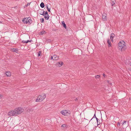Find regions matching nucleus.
I'll use <instances>...</instances> for the list:
<instances>
[{
	"label": "nucleus",
	"instance_id": "1",
	"mask_svg": "<svg viewBox=\"0 0 131 131\" xmlns=\"http://www.w3.org/2000/svg\"><path fill=\"white\" fill-rule=\"evenodd\" d=\"M119 49H121L122 51L124 50L126 48V46L125 44V42L124 41H120L118 43Z\"/></svg>",
	"mask_w": 131,
	"mask_h": 131
},
{
	"label": "nucleus",
	"instance_id": "2",
	"mask_svg": "<svg viewBox=\"0 0 131 131\" xmlns=\"http://www.w3.org/2000/svg\"><path fill=\"white\" fill-rule=\"evenodd\" d=\"M46 97V96L45 94H42L39 95L36 100V101L41 102Z\"/></svg>",
	"mask_w": 131,
	"mask_h": 131
},
{
	"label": "nucleus",
	"instance_id": "3",
	"mask_svg": "<svg viewBox=\"0 0 131 131\" xmlns=\"http://www.w3.org/2000/svg\"><path fill=\"white\" fill-rule=\"evenodd\" d=\"M14 111L15 112L16 115L20 114L24 111V109L20 107L17 108L15 109Z\"/></svg>",
	"mask_w": 131,
	"mask_h": 131
},
{
	"label": "nucleus",
	"instance_id": "4",
	"mask_svg": "<svg viewBox=\"0 0 131 131\" xmlns=\"http://www.w3.org/2000/svg\"><path fill=\"white\" fill-rule=\"evenodd\" d=\"M23 21L24 23L28 24H30L32 22V21L30 17L24 18Z\"/></svg>",
	"mask_w": 131,
	"mask_h": 131
},
{
	"label": "nucleus",
	"instance_id": "5",
	"mask_svg": "<svg viewBox=\"0 0 131 131\" xmlns=\"http://www.w3.org/2000/svg\"><path fill=\"white\" fill-rule=\"evenodd\" d=\"M70 111L67 110H63L61 112V113L62 114L67 116L70 115Z\"/></svg>",
	"mask_w": 131,
	"mask_h": 131
},
{
	"label": "nucleus",
	"instance_id": "6",
	"mask_svg": "<svg viewBox=\"0 0 131 131\" xmlns=\"http://www.w3.org/2000/svg\"><path fill=\"white\" fill-rule=\"evenodd\" d=\"M8 115L10 116H13L14 115H16V114H15V112L14 111H12L8 112Z\"/></svg>",
	"mask_w": 131,
	"mask_h": 131
},
{
	"label": "nucleus",
	"instance_id": "7",
	"mask_svg": "<svg viewBox=\"0 0 131 131\" xmlns=\"http://www.w3.org/2000/svg\"><path fill=\"white\" fill-rule=\"evenodd\" d=\"M93 118H96L97 123L98 124V121H100V120L96 117V115H95V113L93 117L89 121V122H90L91 121Z\"/></svg>",
	"mask_w": 131,
	"mask_h": 131
},
{
	"label": "nucleus",
	"instance_id": "8",
	"mask_svg": "<svg viewBox=\"0 0 131 131\" xmlns=\"http://www.w3.org/2000/svg\"><path fill=\"white\" fill-rule=\"evenodd\" d=\"M31 40H28L27 41L24 40H23L21 42L24 43H27L28 42H31Z\"/></svg>",
	"mask_w": 131,
	"mask_h": 131
},
{
	"label": "nucleus",
	"instance_id": "9",
	"mask_svg": "<svg viewBox=\"0 0 131 131\" xmlns=\"http://www.w3.org/2000/svg\"><path fill=\"white\" fill-rule=\"evenodd\" d=\"M45 19H46L48 20L49 18V15H43Z\"/></svg>",
	"mask_w": 131,
	"mask_h": 131
},
{
	"label": "nucleus",
	"instance_id": "10",
	"mask_svg": "<svg viewBox=\"0 0 131 131\" xmlns=\"http://www.w3.org/2000/svg\"><path fill=\"white\" fill-rule=\"evenodd\" d=\"M115 36V35L113 33H112L110 35V38L112 41H113V38Z\"/></svg>",
	"mask_w": 131,
	"mask_h": 131
},
{
	"label": "nucleus",
	"instance_id": "11",
	"mask_svg": "<svg viewBox=\"0 0 131 131\" xmlns=\"http://www.w3.org/2000/svg\"><path fill=\"white\" fill-rule=\"evenodd\" d=\"M61 24L62 26L63 27L65 28H66V24L64 23V21H62L61 22Z\"/></svg>",
	"mask_w": 131,
	"mask_h": 131
},
{
	"label": "nucleus",
	"instance_id": "12",
	"mask_svg": "<svg viewBox=\"0 0 131 131\" xmlns=\"http://www.w3.org/2000/svg\"><path fill=\"white\" fill-rule=\"evenodd\" d=\"M50 59L51 60H56L57 59H56V58L55 57V55H53V56H51L50 57Z\"/></svg>",
	"mask_w": 131,
	"mask_h": 131
},
{
	"label": "nucleus",
	"instance_id": "13",
	"mask_svg": "<svg viewBox=\"0 0 131 131\" xmlns=\"http://www.w3.org/2000/svg\"><path fill=\"white\" fill-rule=\"evenodd\" d=\"M102 17L103 19L104 20H106V14L103 15H102Z\"/></svg>",
	"mask_w": 131,
	"mask_h": 131
},
{
	"label": "nucleus",
	"instance_id": "14",
	"mask_svg": "<svg viewBox=\"0 0 131 131\" xmlns=\"http://www.w3.org/2000/svg\"><path fill=\"white\" fill-rule=\"evenodd\" d=\"M5 74L7 77H9L11 75V73L10 72H6Z\"/></svg>",
	"mask_w": 131,
	"mask_h": 131
},
{
	"label": "nucleus",
	"instance_id": "15",
	"mask_svg": "<svg viewBox=\"0 0 131 131\" xmlns=\"http://www.w3.org/2000/svg\"><path fill=\"white\" fill-rule=\"evenodd\" d=\"M43 10H40V11H39V14L42 15H43V13H44L45 12L44 11H42Z\"/></svg>",
	"mask_w": 131,
	"mask_h": 131
},
{
	"label": "nucleus",
	"instance_id": "16",
	"mask_svg": "<svg viewBox=\"0 0 131 131\" xmlns=\"http://www.w3.org/2000/svg\"><path fill=\"white\" fill-rule=\"evenodd\" d=\"M13 51L15 52L16 53H18V50L17 49H14L13 48L12 49Z\"/></svg>",
	"mask_w": 131,
	"mask_h": 131
},
{
	"label": "nucleus",
	"instance_id": "17",
	"mask_svg": "<svg viewBox=\"0 0 131 131\" xmlns=\"http://www.w3.org/2000/svg\"><path fill=\"white\" fill-rule=\"evenodd\" d=\"M40 6L41 8H43L44 7L45 5L44 3L43 2H42L41 3Z\"/></svg>",
	"mask_w": 131,
	"mask_h": 131
},
{
	"label": "nucleus",
	"instance_id": "18",
	"mask_svg": "<svg viewBox=\"0 0 131 131\" xmlns=\"http://www.w3.org/2000/svg\"><path fill=\"white\" fill-rule=\"evenodd\" d=\"M107 42L108 44V47H110L111 46V41L109 39L108 40Z\"/></svg>",
	"mask_w": 131,
	"mask_h": 131
},
{
	"label": "nucleus",
	"instance_id": "19",
	"mask_svg": "<svg viewBox=\"0 0 131 131\" xmlns=\"http://www.w3.org/2000/svg\"><path fill=\"white\" fill-rule=\"evenodd\" d=\"M59 64V67H61L63 64V63L62 61H60L58 62Z\"/></svg>",
	"mask_w": 131,
	"mask_h": 131
},
{
	"label": "nucleus",
	"instance_id": "20",
	"mask_svg": "<svg viewBox=\"0 0 131 131\" xmlns=\"http://www.w3.org/2000/svg\"><path fill=\"white\" fill-rule=\"evenodd\" d=\"M46 32L44 30H43L40 32V34L41 35H42V34H45Z\"/></svg>",
	"mask_w": 131,
	"mask_h": 131
},
{
	"label": "nucleus",
	"instance_id": "21",
	"mask_svg": "<svg viewBox=\"0 0 131 131\" xmlns=\"http://www.w3.org/2000/svg\"><path fill=\"white\" fill-rule=\"evenodd\" d=\"M112 2L111 3V5L113 6L114 4H115V1H112Z\"/></svg>",
	"mask_w": 131,
	"mask_h": 131
},
{
	"label": "nucleus",
	"instance_id": "22",
	"mask_svg": "<svg viewBox=\"0 0 131 131\" xmlns=\"http://www.w3.org/2000/svg\"><path fill=\"white\" fill-rule=\"evenodd\" d=\"M40 22L41 23L44 22V19L43 18H41L40 19Z\"/></svg>",
	"mask_w": 131,
	"mask_h": 131
},
{
	"label": "nucleus",
	"instance_id": "23",
	"mask_svg": "<svg viewBox=\"0 0 131 131\" xmlns=\"http://www.w3.org/2000/svg\"><path fill=\"white\" fill-rule=\"evenodd\" d=\"M66 125L65 124H63L61 126V127H63V128H65L66 127Z\"/></svg>",
	"mask_w": 131,
	"mask_h": 131
},
{
	"label": "nucleus",
	"instance_id": "24",
	"mask_svg": "<svg viewBox=\"0 0 131 131\" xmlns=\"http://www.w3.org/2000/svg\"><path fill=\"white\" fill-rule=\"evenodd\" d=\"M100 77V76L99 75H97L95 76V78L96 79L99 78Z\"/></svg>",
	"mask_w": 131,
	"mask_h": 131
},
{
	"label": "nucleus",
	"instance_id": "25",
	"mask_svg": "<svg viewBox=\"0 0 131 131\" xmlns=\"http://www.w3.org/2000/svg\"><path fill=\"white\" fill-rule=\"evenodd\" d=\"M41 53V51H39L38 54V56L39 57L40 56V53Z\"/></svg>",
	"mask_w": 131,
	"mask_h": 131
},
{
	"label": "nucleus",
	"instance_id": "26",
	"mask_svg": "<svg viewBox=\"0 0 131 131\" xmlns=\"http://www.w3.org/2000/svg\"><path fill=\"white\" fill-rule=\"evenodd\" d=\"M51 39H48L47 40V42H51Z\"/></svg>",
	"mask_w": 131,
	"mask_h": 131
},
{
	"label": "nucleus",
	"instance_id": "27",
	"mask_svg": "<svg viewBox=\"0 0 131 131\" xmlns=\"http://www.w3.org/2000/svg\"><path fill=\"white\" fill-rule=\"evenodd\" d=\"M43 15H49L48 14V13L47 11H46V12H45V13H43Z\"/></svg>",
	"mask_w": 131,
	"mask_h": 131
},
{
	"label": "nucleus",
	"instance_id": "28",
	"mask_svg": "<svg viewBox=\"0 0 131 131\" xmlns=\"http://www.w3.org/2000/svg\"><path fill=\"white\" fill-rule=\"evenodd\" d=\"M126 122L125 121H124L123 122V123L122 125H125L126 124Z\"/></svg>",
	"mask_w": 131,
	"mask_h": 131
},
{
	"label": "nucleus",
	"instance_id": "29",
	"mask_svg": "<svg viewBox=\"0 0 131 131\" xmlns=\"http://www.w3.org/2000/svg\"><path fill=\"white\" fill-rule=\"evenodd\" d=\"M117 125L118 126H120V123L119 122H118L117 124Z\"/></svg>",
	"mask_w": 131,
	"mask_h": 131
},
{
	"label": "nucleus",
	"instance_id": "30",
	"mask_svg": "<svg viewBox=\"0 0 131 131\" xmlns=\"http://www.w3.org/2000/svg\"><path fill=\"white\" fill-rule=\"evenodd\" d=\"M30 3H28L27 5H26V7H27L29 5Z\"/></svg>",
	"mask_w": 131,
	"mask_h": 131
},
{
	"label": "nucleus",
	"instance_id": "31",
	"mask_svg": "<svg viewBox=\"0 0 131 131\" xmlns=\"http://www.w3.org/2000/svg\"><path fill=\"white\" fill-rule=\"evenodd\" d=\"M48 11L49 12H50V8H48L47 9Z\"/></svg>",
	"mask_w": 131,
	"mask_h": 131
},
{
	"label": "nucleus",
	"instance_id": "32",
	"mask_svg": "<svg viewBox=\"0 0 131 131\" xmlns=\"http://www.w3.org/2000/svg\"><path fill=\"white\" fill-rule=\"evenodd\" d=\"M45 7H46V8H47V9H48V5H45Z\"/></svg>",
	"mask_w": 131,
	"mask_h": 131
},
{
	"label": "nucleus",
	"instance_id": "33",
	"mask_svg": "<svg viewBox=\"0 0 131 131\" xmlns=\"http://www.w3.org/2000/svg\"><path fill=\"white\" fill-rule=\"evenodd\" d=\"M99 121H98V124L97 123V125H99L100 124V122H99Z\"/></svg>",
	"mask_w": 131,
	"mask_h": 131
},
{
	"label": "nucleus",
	"instance_id": "34",
	"mask_svg": "<svg viewBox=\"0 0 131 131\" xmlns=\"http://www.w3.org/2000/svg\"><path fill=\"white\" fill-rule=\"evenodd\" d=\"M103 76L104 77H105V74H104L103 73Z\"/></svg>",
	"mask_w": 131,
	"mask_h": 131
},
{
	"label": "nucleus",
	"instance_id": "35",
	"mask_svg": "<svg viewBox=\"0 0 131 131\" xmlns=\"http://www.w3.org/2000/svg\"><path fill=\"white\" fill-rule=\"evenodd\" d=\"M130 66H131V64L130 65Z\"/></svg>",
	"mask_w": 131,
	"mask_h": 131
}]
</instances>
